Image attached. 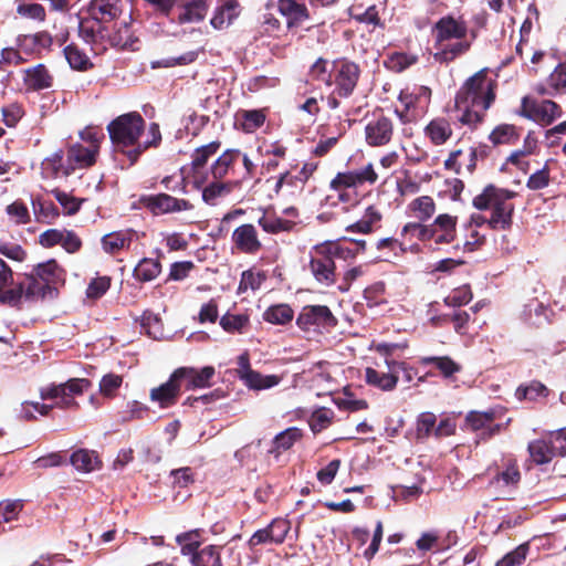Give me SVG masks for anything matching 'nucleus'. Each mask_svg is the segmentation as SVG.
Masks as SVG:
<instances>
[{"label": "nucleus", "mask_w": 566, "mask_h": 566, "mask_svg": "<svg viewBox=\"0 0 566 566\" xmlns=\"http://www.w3.org/2000/svg\"><path fill=\"white\" fill-rule=\"evenodd\" d=\"M146 120L138 112H129L114 118L107 125V132L114 150L124 155L129 165H135L142 155L149 148H157L161 144L160 127L157 123H150L147 133L149 139L142 142L145 133Z\"/></svg>", "instance_id": "1"}, {"label": "nucleus", "mask_w": 566, "mask_h": 566, "mask_svg": "<svg viewBox=\"0 0 566 566\" xmlns=\"http://www.w3.org/2000/svg\"><path fill=\"white\" fill-rule=\"evenodd\" d=\"M65 270L54 260H48L33 266L32 272L0 294V304L19 308L22 300L36 302L53 298L57 286L65 282Z\"/></svg>", "instance_id": "2"}, {"label": "nucleus", "mask_w": 566, "mask_h": 566, "mask_svg": "<svg viewBox=\"0 0 566 566\" xmlns=\"http://www.w3.org/2000/svg\"><path fill=\"white\" fill-rule=\"evenodd\" d=\"M497 83L488 76L483 69L469 77L457 92L454 98L458 120L472 129L483 123L486 111L495 99Z\"/></svg>", "instance_id": "3"}, {"label": "nucleus", "mask_w": 566, "mask_h": 566, "mask_svg": "<svg viewBox=\"0 0 566 566\" xmlns=\"http://www.w3.org/2000/svg\"><path fill=\"white\" fill-rule=\"evenodd\" d=\"M469 25L463 15L446 14L432 27L433 46L437 50L432 56L439 64L449 65L467 54L472 46L468 40Z\"/></svg>", "instance_id": "4"}, {"label": "nucleus", "mask_w": 566, "mask_h": 566, "mask_svg": "<svg viewBox=\"0 0 566 566\" xmlns=\"http://www.w3.org/2000/svg\"><path fill=\"white\" fill-rule=\"evenodd\" d=\"M515 191L486 185L482 192L472 200V206L480 211L491 210L489 228L494 231H506L512 228L515 206L512 200Z\"/></svg>", "instance_id": "5"}, {"label": "nucleus", "mask_w": 566, "mask_h": 566, "mask_svg": "<svg viewBox=\"0 0 566 566\" xmlns=\"http://www.w3.org/2000/svg\"><path fill=\"white\" fill-rule=\"evenodd\" d=\"M431 90L428 86H418L413 91L408 88L400 91L398 101L403 105V109H395L402 124L417 122L422 117L430 104Z\"/></svg>", "instance_id": "6"}, {"label": "nucleus", "mask_w": 566, "mask_h": 566, "mask_svg": "<svg viewBox=\"0 0 566 566\" xmlns=\"http://www.w3.org/2000/svg\"><path fill=\"white\" fill-rule=\"evenodd\" d=\"M360 67L347 57H339L332 63L331 86L335 85L334 93L338 97H349L359 81Z\"/></svg>", "instance_id": "7"}, {"label": "nucleus", "mask_w": 566, "mask_h": 566, "mask_svg": "<svg viewBox=\"0 0 566 566\" xmlns=\"http://www.w3.org/2000/svg\"><path fill=\"white\" fill-rule=\"evenodd\" d=\"M138 202L154 217L190 211L195 208L190 200L177 198L167 192L143 195Z\"/></svg>", "instance_id": "8"}, {"label": "nucleus", "mask_w": 566, "mask_h": 566, "mask_svg": "<svg viewBox=\"0 0 566 566\" xmlns=\"http://www.w3.org/2000/svg\"><path fill=\"white\" fill-rule=\"evenodd\" d=\"M395 130L392 117L386 115L382 108H377L365 125V142L370 147L387 146L394 139Z\"/></svg>", "instance_id": "9"}, {"label": "nucleus", "mask_w": 566, "mask_h": 566, "mask_svg": "<svg viewBox=\"0 0 566 566\" xmlns=\"http://www.w3.org/2000/svg\"><path fill=\"white\" fill-rule=\"evenodd\" d=\"M338 319L326 305H305L296 317V325L303 332L336 327Z\"/></svg>", "instance_id": "10"}, {"label": "nucleus", "mask_w": 566, "mask_h": 566, "mask_svg": "<svg viewBox=\"0 0 566 566\" xmlns=\"http://www.w3.org/2000/svg\"><path fill=\"white\" fill-rule=\"evenodd\" d=\"M520 115L542 126H548L563 115V111L562 107L552 99L538 102L525 96L522 99Z\"/></svg>", "instance_id": "11"}, {"label": "nucleus", "mask_w": 566, "mask_h": 566, "mask_svg": "<svg viewBox=\"0 0 566 566\" xmlns=\"http://www.w3.org/2000/svg\"><path fill=\"white\" fill-rule=\"evenodd\" d=\"M308 270L314 279L324 286H332L337 282L336 265L324 244L315 245L308 263Z\"/></svg>", "instance_id": "12"}, {"label": "nucleus", "mask_w": 566, "mask_h": 566, "mask_svg": "<svg viewBox=\"0 0 566 566\" xmlns=\"http://www.w3.org/2000/svg\"><path fill=\"white\" fill-rule=\"evenodd\" d=\"M497 418L499 413L495 409L486 411L471 410L467 413L464 421L471 431L479 432L480 440L488 441L507 426V423H494Z\"/></svg>", "instance_id": "13"}, {"label": "nucleus", "mask_w": 566, "mask_h": 566, "mask_svg": "<svg viewBox=\"0 0 566 566\" xmlns=\"http://www.w3.org/2000/svg\"><path fill=\"white\" fill-rule=\"evenodd\" d=\"M457 216L438 214L432 222L428 223V247L439 249L441 245L452 243L457 239Z\"/></svg>", "instance_id": "14"}, {"label": "nucleus", "mask_w": 566, "mask_h": 566, "mask_svg": "<svg viewBox=\"0 0 566 566\" xmlns=\"http://www.w3.org/2000/svg\"><path fill=\"white\" fill-rule=\"evenodd\" d=\"M378 179L374 165L368 164L358 170L340 171L329 181V189L340 192L366 184L374 185Z\"/></svg>", "instance_id": "15"}, {"label": "nucleus", "mask_w": 566, "mask_h": 566, "mask_svg": "<svg viewBox=\"0 0 566 566\" xmlns=\"http://www.w3.org/2000/svg\"><path fill=\"white\" fill-rule=\"evenodd\" d=\"M231 242L232 249L248 255H255L263 248L258 229L252 223H243L237 227L232 232Z\"/></svg>", "instance_id": "16"}, {"label": "nucleus", "mask_w": 566, "mask_h": 566, "mask_svg": "<svg viewBox=\"0 0 566 566\" xmlns=\"http://www.w3.org/2000/svg\"><path fill=\"white\" fill-rule=\"evenodd\" d=\"M207 175L223 181L239 180L235 148L223 150L209 166Z\"/></svg>", "instance_id": "17"}, {"label": "nucleus", "mask_w": 566, "mask_h": 566, "mask_svg": "<svg viewBox=\"0 0 566 566\" xmlns=\"http://www.w3.org/2000/svg\"><path fill=\"white\" fill-rule=\"evenodd\" d=\"M221 148L219 139L212 140L206 145L197 147L191 154L190 169L193 176V187L199 189L207 182V175H201V170L207 166L209 159Z\"/></svg>", "instance_id": "18"}, {"label": "nucleus", "mask_w": 566, "mask_h": 566, "mask_svg": "<svg viewBox=\"0 0 566 566\" xmlns=\"http://www.w3.org/2000/svg\"><path fill=\"white\" fill-rule=\"evenodd\" d=\"M181 389L182 384L175 369L166 382L150 390L149 398L157 402L160 408H169L177 403Z\"/></svg>", "instance_id": "19"}, {"label": "nucleus", "mask_w": 566, "mask_h": 566, "mask_svg": "<svg viewBox=\"0 0 566 566\" xmlns=\"http://www.w3.org/2000/svg\"><path fill=\"white\" fill-rule=\"evenodd\" d=\"M185 390L208 388L216 376L213 366H205L200 369L195 367H179L176 369Z\"/></svg>", "instance_id": "20"}, {"label": "nucleus", "mask_w": 566, "mask_h": 566, "mask_svg": "<svg viewBox=\"0 0 566 566\" xmlns=\"http://www.w3.org/2000/svg\"><path fill=\"white\" fill-rule=\"evenodd\" d=\"M122 12L120 0H91L87 7V14L108 27L119 19Z\"/></svg>", "instance_id": "21"}, {"label": "nucleus", "mask_w": 566, "mask_h": 566, "mask_svg": "<svg viewBox=\"0 0 566 566\" xmlns=\"http://www.w3.org/2000/svg\"><path fill=\"white\" fill-rule=\"evenodd\" d=\"M78 35L87 44L104 43L107 42L109 36V27L104 25L91 14H87V17L80 18Z\"/></svg>", "instance_id": "22"}, {"label": "nucleus", "mask_w": 566, "mask_h": 566, "mask_svg": "<svg viewBox=\"0 0 566 566\" xmlns=\"http://www.w3.org/2000/svg\"><path fill=\"white\" fill-rule=\"evenodd\" d=\"M53 36L48 31L23 34L18 38V48L28 55L41 56L43 51H50Z\"/></svg>", "instance_id": "23"}, {"label": "nucleus", "mask_w": 566, "mask_h": 566, "mask_svg": "<svg viewBox=\"0 0 566 566\" xmlns=\"http://www.w3.org/2000/svg\"><path fill=\"white\" fill-rule=\"evenodd\" d=\"M54 77L49 69L40 63L23 71V84L28 91L39 92L51 88Z\"/></svg>", "instance_id": "24"}, {"label": "nucleus", "mask_w": 566, "mask_h": 566, "mask_svg": "<svg viewBox=\"0 0 566 566\" xmlns=\"http://www.w3.org/2000/svg\"><path fill=\"white\" fill-rule=\"evenodd\" d=\"M238 187H240V181H223L211 178L200 188L202 201L209 206H217L221 198L229 196Z\"/></svg>", "instance_id": "25"}, {"label": "nucleus", "mask_w": 566, "mask_h": 566, "mask_svg": "<svg viewBox=\"0 0 566 566\" xmlns=\"http://www.w3.org/2000/svg\"><path fill=\"white\" fill-rule=\"evenodd\" d=\"M279 11L286 17L289 30L300 27L310 19V12L303 0H279Z\"/></svg>", "instance_id": "26"}, {"label": "nucleus", "mask_w": 566, "mask_h": 566, "mask_svg": "<svg viewBox=\"0 0 566 566\" xmlns=\"http://www.w3.org/2000/svg\"><path fill=\"white\" fill-rule=\"evenodd\" d=\"M114 31H109L107 43L118 49H135V44L138 42V38L132 30V24L128 21L115 22L113 24Z\"/></svg>", "instance_id": "27"}, {"label": "nucleus", "mask_w": 566, "mask_h": 566, "mask_svg": "<svg viewBox=\"0 0 566 566\" xmlns=\"http://www.w3.org/2000/svg\"><path fill=\"white\" fill-rule=\"evenodd\" d=\"M240 3L237 0H228L221 7H218L210 20V24L222 30L230 25L240 14Z\"/></svg>", "instance_id": "28"}, {"label": "nucleus", "mask_w": 566, "mask_h": 566, "mask_svg": "<svg viewBox=\"0 0 566 566\" xmlns=\"http://www.w3.org/2000/svg\"><path fill=\"white\" fill-rule=\"evenodd\" d=\"M135 232L133 230H120L105 234L102 238V247L106 253L116 254L128 249L133 242Z\"/></svg>", "instance_id": "29"}, {"label": "nucleus", "mask_w": 566, "mask_h": 566, "mask_svg": "<svg viewBox=\"0 0 566 566\" xmlns=\"http://www.w3.org/2000/svg\"><path fill=\"white\" fill-rule=\"evenodd\" d=\"M98 151L82 144H74L67 150V163L76 168H88L96 163Z\"/></svg>", "instance_id": "30"}, {"label": "nucleus", "mask_w": 566, "mask_h": 566, "mask_svg": "<svg viewBox=\"0 0 566 566\" xmlns=\"http://www.w3.org/2000/svg\"><path fill=\"white\" fill-rule=\"evenodd\" d=\"M382 219V214L375 206H369L363 218L346 228L348 232H357L368 234L371 233L376 228L379 227V223Z\"/></svg>", "instance_id": "31"}, {"label": "nucleus", "mask_w": 566, "mask_h": 566, "mask_svg": "<svg viewBox=\"0 0 566 566\" xmlns=\"http://www.w3.org/2000/svg\"><path fill=\"white\" fill-rule=\"evenodd\" d=\"M42 168L44 172L52 178L70 176L75 170L74 165L64 163V154L62 150L55 151L50 157L45 158L42 163Z\"/></svg>", "instance_id": "32"}, {"label": "nucleus", "mask_w": 566, "mask_h": 566, "mask_svg": "<svg viewBox=\"0 0 566 566\" xmlns=\"http://www.w3.org/2000/svg\"><path fill=\"white\" fill-rule=\"evenodd\" d=\"M365 380L369 386H374L384 391H391L396 388L399 380L398 375L389 370V373H380L375 368L367 367L365 370Z\"/></svg>", "instance_id": "33"}, {"label": "nucleus", "mask_w": 566, "mask_h": 566, "mask_svg": "<svg viewBox=\"0 0 566 566\" xmlns=\"http://www.w3.org/2000/svg\"><path fill=\"white\" fill-rule=\"evenodd\" d=\"M221 546L207 545L189 557L191 566H222Z\"/></svg>", "instance_id": "34"}, {"label": "nucleus", "mask_w": 566, "mask_h": 566, "mask_svg": "<svg viewBox=\"0 0 566 566\" xmlns=\"http://www.w3.org/2000/svg\"><path fill=\"white\" fill-rule=\"evenodd\" d=\"M258 224L262 228V230L270 234H279L282 232H292L296 228V222L277 217L275 214H266L264 213L259 218Z\"/></svg>", "instance_id": "35"}, {"label": "nucleus", "mask_w": 566, "mask_h": 566, "mask_svg": "<svg viewBox=\"0 0 566 566\" xmlns=\"http://www.w3.org/2000/svg\"><path fill=\"white\" fill-rule=\"evenodd\" d=\"M208 12L207 0H190L182 4L177 21L180 24L202 21Z\"/></svg>", "instance_id": "36"}, {"label": "nucleus", "mask_w": 566, "mask_h": 566, "mask_svg": "<svg viewBox=\"0 0 566 566\" xmlns=\"http://www.w3.org/2000/svg\"><path fill=\"white\" fill-rule=\"evenodd\" d=\"M527 451L532 461L536 465H543L549 463L556 454L553 449L549 447L547 437H543L541 439L533 440L527 446Z\"/></svg>", "instance_id": "37"}, {"label": "nucleus", "mask_w": 566, "mask_h": 566, "mask_svg": "<svg viewBox=\"0 0 566 566\" xmlns=\"http://www.w3.org/2000/svg\"><path fill=\"white\" fill-rule=\"evenodd\" d=\"M424 133L433 145L439 146L452 136V128L446 118H434L426 126Z\"/></svg>", "instance_id": "38"}, {"label": "nucleus", "mask_w": 566, "mask_h": 566, "mask_svg": "<svg viewBox=\"0 0 566 566\" xmlns=\"http://www.w3.org/2000/svg\"><path fill=\"white\" fill-rule=\"evenodd\" d=\"M521 137V128L512 124L497 125L489 135L494 146L514 145Z\"/></svg>", "instance_id": "39"}, {"label": "nucleus", "mask_w": 566, "mask_h": 566, "mask_svg": "<svg viewBox=\"0 0 566 566\" xmlns=\"http://www.w3.org/2000/svg\"><path fill=\"white\" fill-rule=\"evenodd\" d=\"M240 378L244 380L245 385L255 390L269 389L280 382V377L276 375H262L256 370L248 368Z\"/></svg>", "instance_id": "40"}, {"label": "nucleus", "mask_w": 566, "mask_h": 566, "mask_svg": "<svg viewBox=\"0 0 566 566\" xmlns=\"http://www.w3.org/2000/svg\"><path fill=\"white\" fill-rule=\"evenodd\" d=\"M421 365H433L444 378H451L461 371L460 364L449 356H426L420 358Z\"/></svg>", "instance_id": "41"}, {"label": "nucleus", "mask_w": 566, "mask_h": 566, "mask_svg": "<svg viewBox=\"0 0 566 566\" xmlns=\"http://www.w3.org/2000/svg\"><path fill=\"white\" fill-rule=\"evenodd\" d=\"M71 464L78 471L92 472L101 467V460L94 451L80 449L74 451L70 458Z\"/></svg>", "instance_id": "42"}, {"label": "nucleus", "mask_w": 566, "mask_h": 566, "mask_svg": "<svg viewBox=\"0 0 566 566\" xmlns=\"http://www.w3.org/2000/svg\"><path fill=\"white\" fill-rule=\"evenodd\" d=\"M551 390L539 380L521 384L515 390V397L520 401H537L538 398H547Z\"/></svg>", "instance_id": "43"}, {"label": "nucleus", "mask_w": 566, "mask_h": 566, "mask_svg": "<svg viewBox=\"0 0 566 566\" xmlns=\"http://www.w3.org/2000/svg\"><path fill=\"white\" fill-rule=\"evenodd\" d=\"M409 211L419 221H428L436 213V202L430 196H420L408 205Z\"/></svg>", "instance_id": "44"}, {"label": "nucleus", "mask_w": 566, "mask_h": 566, "mask_svg": "<svg viewBox=\"0 0 566 566\" xmlns=\"http://www.w3.org/2000/svg\"><path fill=\"white\" fill-rule=\"evenodd\" d=\"M176 542L180 546L182 556L190 557L202 544V530H191L176 536Z\"/></svg>", "instance_id": "45"}, {"label": "nucleus", "mask_w": 566, "mask_h": 566, "mask_svg": "<svg viewBox=\"0 0 566 566\" xmlns=\"http://www.w3.org/2000/svg\"><path fill=\"white\" fill-rule=\"evenodd\" d=\"M161 272V263L151 258H144L133 271L134 277L139 282H150Z\"/></svg>", "instance_id": "46"}, {"label": "nucleus", "mask_w": 566, "mask_h": 566, "mask_svg": "<svg viewBox=\"0 0 566 566\" xmlns=\"http://www.w3.org/2000/svg\"><path fill=\"white\" fill-rule=\"evenodd\" d=\"M402 241H405V245L407 242H411L412 240H417L422 242L424 245H428V223L426 221H411L407 222L400 232Z\"/></svg>", "instance_id": "47"}, {"label": "nucleus", "mask_w": 566, "mask_h": 566, "mask_svg": "<svg viewBox=\"0 0 566 566\" xmlns=\"http://www.w3.org/2000/svg\"><path fill=\"white\" fill-rule=\"evenodd\" d=\"M303 432L296 427H291L276 434L273 439V449L271 452H275L276 455L291 449L295 442L301 440Z\"/></svg>", "instance_id": "48"}, {"label": "nucleus", "mask_w": 566, "mask_h": 566, "mask_svg": "<svg viewBox=\"0 0 566 566\" xmlns=\"http://www.w3.org/2000/svg\"><path fill=\"white\" fill-rule=\"evenodd\" d=\"M64 56L73 70L87 71L93 67L87 54L82 51L75 43L66 45L63 50Z\"/></svg>", "instance_id": "49"}, {"label": "nucleus", "mask_w": 566, "mask_h": 566, "mask_svg": "<svg viewBox=\"0 0 566 566\" xmlns=\"http://www.w3.org/2000/svg\"><path fill=\"white\" fill-rule=\"evenodd\" d=\"M241 128L244 133H254L263 126L266 119V109H243L238 113Z\"/></svg>", "instance_id": "50"}, {"label": "nucleus", "mask_w": 566, "mask_h": 566, "mask_svg": "<svg viewBox=\"0 0 566 566\" xmlns=\"http://www.w3.org/2000/svg\"><path fill=\"white\" fill-rule=\"evenodd\" d=\"M436 423L437 417L433 412H421L416 420L415 437L417 442H424L429 437L434 436Z\"/></svg>", "instance_id": "51"}, {"label": "nucleus", "mask_w": 566, "mask_h": 566, "mask_svg": "<svg viewBox=\"0 0 566 566\" xmlns=\"http://www.w3.org/2000/svg\"><path fill=\"white\" fill-rule=\"evenodd\" d=\"M294 317V311L287 304L272 305L263 313L265 322L276 325H285Z\"/></svg>", "instance_id": "52"}, {"label": "nucleus", "mask_w": 566, "mask_h": 566, "mask_svg": "<svg viewBox=\"0 0 566 566\" xmlns=\"http://www.w3.org/2000/svg\"><path fill=\"white\" fill-rule=\"evenodd\" d=\"M250 325V318L247 314L227 313L220 318V326L227 333H243Z\"/></svg>", "instance_id": "53"}, {"label": "nucleus", "mask_w": 566, "mask_h": 566, "mask_svg": "<svg viewBox=\"0 0 566 566\" xmlns=\"http://www.w3.org/2000/svg\"><path fill=\"white\" fill-rule=\"evenodd\" d=\"M531 545L525 542L499 559L495 566H521L525 563Z\"/></svg>", "instance_id": "54"}, {"label": "nucleus", "mask_w": 566, "mask_h": 566, "mask_svg": "<svg viewBox=\"0 0 566 566\" xmlns=\"http://www.w3.org/2000/svg\"><path fill=\"white\" fill-rule=\"evenodd\" d=\"M265 280L266 275L263 271L253 272L252 270H245L241 274L238 293H244L249 289L255 291L261 287Z\"/></svg>", "instance_id": "55"}, {"label": "nucleus", "mask_w": 566, "mask_h": 566, "mask_svg": "<svg viewBox=\"0 0 566 566\" xmlns=\"http://www.w3.org/2000/svg\"><path fill=\"white\" fill-rule=\"evenodd\" d=\"M237 154V164H241L243 166V171L239 174L240 185L244 181H249L255 178L258 166L250 158L247 153H243L241 149L235 148Z\"/></svg>", "instance_id": "56"}, {"label": "nucleus", "mask_w": 566, "mask_h": 566, "mask_svg": "<svg viewBox=\"0 0 566 566\" xmlns=\"http://www.w3.org/2000/svg\"><path fill=\"white\" fill-rule=\"evenodd\" d=\"M473 294L470 285H462L452 290V292L444 297V304L447 306L460 307L470 303Z\"/></svg>", "instance_id": "57"}, {"label": "nucleus", "mask_w": 566, "mask_h": 566, "mask_svg": "<svg viewBox=\"0 0 566 566\" xmlns=\"http://www.w3.org/2000/svg\"><path fill=\"white\" fill-rule=\"evenodd\" d=\"M51 193L54 196L56 201L63 207L65 214L72 216L75 214L83 202V200L77 199L57 188L51 190Z\"/></svg>", "instance_id": "58"}, {"label": "nucleus", "mask_w": 566, "mask_h": 566, "mask_svg": "<svg viewBox=\"0 0 566 566\" xmlns=\"http://www.w3.org/2000/svg\"><path fill=\"white\" fill-rule=\"evenodd\" d=\"M326 251L332 258L340 259L344 261L354 260L358 255V250H354L352 247L345 245L343 242H325L323 243Z\"/></svg>", "instance_id": "59"}, {"label": "nucleus", "mask_w": 566, "mask_h": 566, "mask_svg": "<svg viewBox=\"0 0 566 566\" xmlns=\"http://www.w3.org/2000/svg\"><path fill=\"white\" fill-rule=\"evenodd\" d=\"M123 384V377L113 373L106 374L99 381V392L106 398H114Z\"/></svg>", "instance_id": "60"}, {"label": "nucleus", "mask_w": 566, "mask_h": 566, "mask_svg": "<svg viewBox=\"0 0 566 566\" xmlns=\"http://www.w3.org/2000/svg\"><path fill=\"white\" fill-rule=\"evenodd\" d=\"M17 13L22 18L44 22L46 20L45 8L40 3H20L17 7Z\"/></svg>", "instance_id": "61"}, {"label": "nucleus", "mask_w": 566, "mask_h": 566, "mask_svg": "<svg viewBox=\"0 0 566 566\" xmlns=\"http://www.w3.org/2000/svg\"><path fill=\"white\" fill-rule=\"evenodd\" d=\"M547 86L554 93H566V63H559L547 77Z\"/></svg>", "instance_id": "62"}, {"label": "nucleus", "mask_w": 566, "mask_h": 566, "mask_svg": "<svg viewBox=\"0 0 566 566\" xmlns=\"http://www.w3.org/2000/svg\"><path fill=\"white\" fill-rule=\"evenodd\" d=\"M112 277L104 275L93 279L87 289L86 296L91 300L101 298L111 287Z\"/></svg>", "instance_id": "63"}, {"label": "nucleus", "mask_w": 566, "mask_h": 566, "mask_svg": "<svg viewBox=\"0 0 566 566\" xmlns=\"http://www.w3.org/2000/svg\"><path fill=\"white\" fill-rule=\"evenodd\" d=\"M549 447L553 449L556 457L566 455V428L549 432L546 434Z\"/></svg>", "instance_id": "64"}]
</instances>
